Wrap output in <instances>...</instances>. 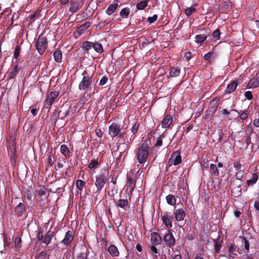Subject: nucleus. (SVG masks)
Here are the masks:
<instances>
[{"instance_id": "nucleus-59", "label": "nucleus", "mask_w": 259, "mask_h": 259, "mask_svg": "<svg viewBox=\"0 0 259 259\" xmlns=\"http://www.w3.org/2000/svg\"><path fill=\"white\" fill-rule=\"evenodd\" d=\"M242 241L244 243V248L246 250H248L249 249V243L248 240L245 237L242 238Z\"/></svg>"}, {"instance_id": "nucleus-18", "label": "nucleus", "mask_w": 259, "mask_h": 259, "mask_svg": "<svg viewBox=\"0 0 259 259\" xmlns=\"http://www.w3.org/2000/svg\"><path fill=\"white\" fill-rule=\"evenodd\" d=\"M175 215V219L178 221H181L184 220L186 213L183 208L177 209L174 212Z\"/></svg>"}, {"instance_id": "nucleus-49", "label": "nucleus", "mask_w": 259, "mask_h": 259, "mask_svg": "<svg viewBox=\"0 0 259 259\" xmlns=\"http://www.w3.org/2000/svg\"><path fill=\"white\" fill-rule=\"evenodd\" d=\"M196 11L195 8L193 7H189L185 10V14L187 16H190Z\"/></svg>"}, {"instance_id": "nucleus-11", "label": "nucleus", "mask_w": 259, "mask_h": 259, "mask_svg": "<svg viewBox=\"0 0 259 259\" xmlns=\"http://www.w3.org/2000/svg\"><path fill=\"white\" fill-rule=\"evenodd\" d=\"M117 208H121L124 211H126L130 207V204L127 199H119L118 200H114Z\"/></svg>"}, {"instance_id": "nucleus-36", "label": "nucleus", "mask_w": 259, "mask_h": 259, "mask_svg": "<svg viewBox=\"0 0 259 259\" xmlns=\"http://www.w3.org/2000/svg\"><path fill=\"white\" fill-rule=\"evenodd\" d=\"M60 151L65 157H69L70 156V150L69 148L66 145L64 144L61 146Z\"/></svg>"}, {"instance_id": "nucleus-45", "label": "nucleus", "mask_w": 259, "mask_h": 259, "mask_svg": "<svg viewBox=\"0 0 259 259\" xmlns=\"http://www.w3.org/2000/svg\"><path fill=\"white\" fill-rule=\"evenodd\" d=\"M215 56L214 54L212 52H209L206 54H205L203 57L204 59L208 61L209 63L211 62L210 59L211 58H215Z\"/></svg>"}, {"instance_id": "nucleus-55", "label": "nucleus", "mask_w": 259, "mask_h": 259, "mask_svg": "<svg viewBox=\"0 0 259 259\" xmlns=\"http://www.w3.org/2000/svg\"><path fill=\"white\" fill-rule=\"evenodd\" d=\"M36 238L38 241H42L44 239V233L42 230L40 229L36 234Z\"/></svg>"}, {"instance_id": "nucleus-22", "label": "nucleus", "mask_w": 259, "mask_h": 259, "mask_svg": "<svg viewBox=\"0 0 259 259\" xmlns=\"http://www.w3.org/2000/svg\"><path fill=\"white\" fill-rule=\"evenodd\" d=\"M169 70V77H177L180 75L181 72V68L178 66L170 67Z\"/></svg>"}, {"instance_id": "nucleus-38", "label": "nucleus", "mask_w": 259, "mask_h": 259, "mask_svg": "<svg viewBox=\"0 0 259 259\" xmlns=\"http://www.w3.org/2000/svg\"><path fill=\"white\" fill-rule=\"evenodd\" d=\"M93 47V42L87 41L82 44L81 48L84 51L88 52Z\"/></svg>"}, {"instance_id": "nucleus-53", "label": "nucleus", "mask_w": 259, "mask_h": 259, "mask_svg": "<svg viewBox=\"0 0 259 259\" xmlns=\"http://www.w3.org/2000/svg\"><path fill=\"white\" fill-rule=\"evenodd\" d=\"M214 250L216 253H219L220 251V250L222 247V245L221 243L219 242L218 241L215 240V244H214Z\"/></svg>"}, {"instance_id": "nucleus-3", "label": "nucleus", "mask_w": 259, "mask_h": 259, "mask_svg": "<svg viewBox=\"0 0 259 259\" xmlns=\"http://www.w3.org/2000/svg\"><path fill=\"white\" fill-rule=\"evenodd\" d=\"M48 47V41L46 37L40 35L36 42L35 48L40 55H42Z\"/></svg>"}, {"instance_id": "nucleus-46", "label": "nucleus", "mask_w": 259, "mask_h": 259, "mask_svg": "<svg viewBox=\"0 0 259 259\" xmlns=\"http://www.w3.org/2000/svg\"><path fill=\"white\" fill-rule=\"evenodd\" d=\"M21 50L20 46L19 45H17L14 52V58L17 60L19 58Z\"/></svg>"}, {"instance_id": "nucleus-50", "label": "nucleus", "mask_w": 259, "mask_h": 259, "mask_svg": "<svg viewBox=\"0 0 259 259\" xmlns=\"http://www.w3.org/2000/svg\"><path fill=\"white\" fill-rule=\"evenodd\" d=\"M32 197V194L30 190L25 192L24 195V198L28 201H31Z\"/></svg>"}, {"instance_id": "nucleus-48", "label": "nucleus", "mask_w": 259, "mask_h": 259, "mask_svg": "<svg viewBox=\"0 0 259 259\" xmlns=\"http://www.w3.org/2000/svg\"><path fill=\"white\" fill-rule=\"evenodd\" d=\"M85 185V182L81 180H78L76 182V188L82 190Z\"/></svg>"}, {"instance_id": "nucleus-12", "label": "nucleus", "mask_w": 259, "mask_h": 259, "mask_svg": "<svg viewBox=\"0 0 259 259\" xmlns=\"http://www.w3.org/2000/svg\"><path fill=\"white\" fill-rule=\"evenodd\" d=\"M168 162L169 163L171 162V164H173L174 165L180 164L182 162V157L180 151L178 150L174 152L172 154Z\"/></svg>"}, {"instance_id": "nucleus-61", "label": "nucleus", "mask_w": 259, "mask_h": 259, "mask_svg": "<svg viewBox=\"0 0 259 259\" xmlns=\"http://www.w3.org/2000/svg\"><path fill=\"white\" fill-rule=\"evenodd\" d=\"M96 135L99 138H101L103 135V132L101 131L100 128H97L95 130Z\"/></svg>"}, {"instance_id": "nucleus-26", "label": "nucleus", "mask_w": 259, "mask_h": 259, "mask_svg": "<svg viewBox=\"0 0 259 259\" xmlns=\"http://www.w3.org/2000/svg\"><path fill=\"white\" fill-rule=\"evenodd\" d=\"M118 7L119 5L118 3L109 5V6L106 10V14L108 15H111L115 11V10Z\"/></svg>"}, {"instance_id": "nucleus-33", "label": "nucleus", "mask_w": 259, "mask_h": 259, "mask_svg": "<svg viewBox=\"0 0 259 259\" xmlns=\"http://www.w3.org/2000/svg\"><path fill=\"white\" fill-rule=\"evenodd\" d=\"M54 57L55 61L57 63H60L62 61V52L59 50H57L55 51L54 53Z\"/></svg>"}, {"instance_id": "nucleus-30", "label": "nucleus", "mask_w": 259, "mask_h": 259, "mask_svg": "<svg viewBox=\"0 0 259 259\" xmlns=\"http://www.w3.org/2000/svg\"><path fill=\"white\" fill-rule=\"evenodd\" d=\"M207 38V36L205 34H197L195 37V42L201 44L205 41Z\"/></svg>"}, {"instance_id": "nucleus-56", "label": "nucleus", "mask_w": 259, "mask_h": 259, "mask_svg": "<svg viewBox=\"0 0 259 259\" xmlns=\"http://www.w3.org/2000/svg\"><path fill=\"white\" fill-rule=\"evenodd\" d=\"M157 17H158L157 15L156 14H154L152 17H149L147 18V21L150 23H153L157 20Z\"/></svg>"}, {"instance_id": "nucleus-7", "label": "nucleus", "mask_w": 259, "mask_h": 259, "mask_svg": "<svg viewBox=\"0 0 259 259\" xmlns=\"http://www.w3.org/2000/svg\"><path fill=\"white\" fill-rule=\"evenodd\" d=\"M121 129L122 126L121 125L116 122H113L109 126V135L112 138H113L118 135Z\"/></svg>"}, {"instance_id": "nucleus-15", "label": "nucleus", "mask_w": 259, "mask_h": 259, "mask_svg": "<svg viewBox=\"0 0 259 259\" xmlns=\"http://www.w3.org/2000/svg\"><path fill=\"white\" fill-rule=\"evenodd\" d=\"M130 148V146L128 145L126 143H123L119 145L118 147V149L120 150L119 153L121 154V156H123V159L126 157L128 150Z\"/></svg>"}, {"instance_id": "nucleus-35", "label": "nucleus", "mask_w": 259, "mask_h": 259, "mask_svg": "<svg viewBox=\"0 0 259 259\" xmlns=\"http://www.w3.org/2000/svg\"><path fill=\"white\" fill-rule=\"evenodd\" d=\"M258 179V176L256 173H254L252 175V178L251 179L247 181L246 183L248 186H252L255 184Z\"/></svg>"}, {"instance_id": "nucleus-1", "label": "nucleus", "mask_w": 259, "mask_h": 259, "mask_svg": "<svg viewBox=\"0 0 259 259\" xmlns=\"http://www.w3.org/2000/svg\"><path fill=\"white\" fill-rule=\"evenodd\" d=\"M149 142L145 140L143 144L137 149L136 157L140 164L145 162L149 153Z\"/></svg>"}, {"instance_id": "nucleus-34", "label": "nucleus", "mask_w": 259, "mask_h": 259, "mask_svg": "<svg viewBox=\"0 0 259 259\" xmlns=\"http://www.w3.org/2000/svg\"><path fill=\"white\" fill-rule=\"evenodd\" d=\"M10 155V159L12 163H15L17 159L16 148H13L10 151H8Z\"/></svg>"}, {"instance_id": "nucleus-23", "label": "nucleus", "mask_w": 259, "mask_h": 259, "mask_svg": "<svg viewBox=\"0 0 259 259\" xmlns=\"http://www.w3.org/2000/svg\"><path fill=\"white\" fill-rule=\"evenodd\" d=\"M238 85V82L237 80H234L232 81L230 83H229L227 89L225 90V93L226 94H231L236 89L237 85Z\"/></svg>"}, {"instance_id": "nucleus-2", "label": "nucleus", "mask_w": 259, "mask_h": 259, "mask_svg": "<svg viewBox=\"0 0 259 259\" xmlns=\"http://www.w3.org/2000/svg\"><path fill=\"white\" fill-rule=\"evenodd\" d=\"M81 75L83 77L79 83L78 89L80 91H84L86 90H90L92 88V76L89 75L87 70L83 71Z\"/></svg>"}, {"instance_id": "nucleus-60", "label": "nucleus", "mask_w": 259, "mask_h": 259, "mask_svg": "<svg viewBox=\"0 0 259 259\" xmlns=\"http://www.w3.org/2000/svg\"><path fill=\"white\" fill-rule=\"evenodd\" d=\"M245 132L247 135H248V136H250V135L253 132V129H252L251 126H250L249 125H247L246 127Z\"/></svg>"}, {"instance_id": "nucleus-16", "label": "nucleus", "mask_w": 259, "mask_h": 259, "mask_svg": "<svg viewBox=\"0 0 259 259\" xmlns=\"http://www.w3.org/2000/svg\"><path fill=\"white\" fill-rule=\"evenodd\" d=\"M36 192L38 194L39 196L45 199L48 198L49 194L47 192V188L45 186H39L36 189Z\"/></svg>"}, {"instance_id": "nucleus-39", "label": "nucleus", "mask_w": 259, "mask_h": 259, "mask_svg": "<svg viewBox=\"0 0 259 259\" xmlns=\"http://www.w3.org/2000/svg\"><path fill=\"white\" fill-rule=\"evenodd\" d=\"M210 173L212 175L218 177L219 176V170L216 165L211 164L210 165Z\"/></svg>"}, {"instance_id": "nucleus-52", "label": "nucleus", "mask_w": 259, "mask_h": 259, "mask_svg": "<svg viewBox=\"0 0 259 259\" xmlns=\"http://www.w3.org/2000/svg\"><path fill=\"white\" fill-rule=\"evenodd\" d=\"M140 124L137 122H136L132 126L131 128L132 132L134 135H135L137 133L138 129L139 128Z\"/></svg>"}, {"instance_id": "nucleus-58", "label": "nucleus", "mask_w": 259, "mask_h": 259, "mask_svg": "<svg viewBox=\"0 0 259 259\" xmlns=\"http://www.w3.org/2000/svg\"><path fill=\"white\" fill-rule=\"evenodd\" d=\"M244 96L248 100H251L253 99L252 94L251 91H248L245 92L244 93Z\"/></svg>"}, {"instance_id": "nucleus-17", "label": "nucleus", "mask_w": 259, "mask_h": 259, "mask_svg": "<svg viewBox=\"0 0 259 259\" xmlns=\"http://www.w3.org/2000/svg\"><path fill=\"white\" fill-rule=\"evenodd\" d=\"M173 121V118L172 116L167 114L164 116L162 122L161 126L162 128H167L169 127Z\"/></svg>"}, {"instance_id": "nucleus-40", "label": "nucleus", "mask_w": 259, "mask_h": 259, "mask_svg": "<svg viewBox=\"0 0 259 259\" xmlns=\"http://www.w3.org/2000/svg\"><path fill=\"white\" fill-rule=\"evenodd\" d=\"M130 13V10L128 8H124L120 12V16L122 18H126Z\"/></svg>"}, {"instance_id": "nucleus-6", "label": "nucleus", "mask_w": 259, "mask_h": 259, "mask_svg": "<svg viewBox=\"0 0 259 259\" xmlns=\"http://www.w3.org/2000/svg\"><path fill=\"white\" fill-rule=\"evenodd\" d=\"M136 180L134 178V173L131 172L127 175V188L126 191H129L131 195H132L133 192L135 188Z\"/></svg>"}, {"instance_id": "nucleus-62", "label": "nucleus", "mask_w": 259, "mask_h": 259, "mask_svg": "<svg viewBox=\"0 0 259 259\" xmlns=\"http://www.w3.org/2000/svg\"><path fill=\"white\" fill-rule=\"evenodd\" d=\"M223 9L224 10H229L230 8V5L229 2H223Z\"/></svg>"}, {"instance_id": "nucleus-42", "label": "nucleus", "mask_w": 259, "mask_h": 259, "mask_svg": "<svg viewBox=\"0 0 259 259\" xmlns=\"http://www.w3.org/2000/svg\"><path fill=\"white\" fill-rule=\"evenodd\" d=\"M249 114H250L249 110L248 109H246V110H243L241 112V113L239 115V117L242 120H246L248 118Z\"/></svg>"}, {"instance_id": "nucleus-20", "label": "nucleus", "mask_w": 259, "mask_h": 259, "mask_svg": "<svg viewBox=\"0 0 259 259\" xmlns=\"http://www.w3.org/2000/svg\"><path fill=\"white\" fill-rule=\"evenodd\" d=\"M26 211V207L22 203H19L15 208V212L19 217H22Z\"/></svg>"}, {"instance_id": "nucleus-24", "label": "nucleus", "mask_w": 259, "mask_h": 259, "mask_svg": "<svg viewBox=\"0 0 259 259\" xmlns=\"http://www.w3.org/2000/svg\"><path fill=\"white\" fill-rule=\"evenodd\" d=\"M85 91L79 100V103L82 105L84 104L91 97V93L89 92V90H86Z\"/></svg>"}, {"instance_id": "nucleus-14", "label": "nucleus", "mask_w": 259, "mask_h": 259, "mask_svg": "<svg viewBox=\"0 0 259 259\" xmlns=\"http://www.w3.org/2000/svg\"><path fill=\"white\" fill-rule=\"evenodd\" d=\"M73 238H74L73 232L71 230H68L66 233L65 237L61 241V243L66 246H68L71 243V242L73 240Z\"/></svg>"}, {"instance_id": "nucleus-13", "label": "nucleus", "mask_w": 259, "mask_h": 259, "mask_svg": "<svg viewBox=\"0 0 259 259\" xmlns=\"http://www.w3.org/2000/svg\"><path fill=\"white\" fill-rule=\"evenodd\" d=\"M163 240L166 245L169 247H171L175 244V238L170 230L168 231L167 233L164 235Z\"/></svg>"}, {"instance_id": "nucleus-31", "label": "nucleus", "mask_w": 259, "mask_h": 259, "mask_svg": "<svg viewBox=\"0 0 259 259\" xmlns=\"http://www.w3.org/2000/svg\"><path fill=\"white\" fill-rule=\"evenodd\" d=\"M166 202L170 205L175 206L176 204V199L174 195L169 194L166 196Z\"/></svg>"}, {"instance_id": "nucleus-10", "label": "nucleus", "mask_w": 259, "mask_h": 259, "mask_svg": "<svg viewBox=\"0 0 259 259\" xmlns=\"http://www.w3.org/2000/svg\"><path fill=\"white\" fill-rule=\"evenodd\" d=\"M90 22H86L84 24L81 25L73 32L74 37L75 38L79 37L80 35L87 30V29L90 26Z\"/></svg>"}, {"instance_id": "nucleus-63", "label": "nucleus", "mask_w": 259, "mask_h": 259, "mask_svg": "<svg viewBox=\"0 0 259 259\" xmlns=\"http://www.w3.org/2000/svg\"><path fill=\"white\" fill-rule=\"evenodd\" d=\"M233 166L235 168L236 170H238L241 168V164L239 162H235L233 163Z\"/></svg>"}, {"instance_id": "nucleus-51", "label": "nucleus", "mask_w": 259, "mask_h": 259, "mask_svg": "<svg viewBox=\"0 0 259 259\" xmlns=\"http://www.w3.org/2000/svg\"><path fill=\"white\" fill-rule=\"evenodd\" d=\"M221 32L219 28L215 30L212 33V36L214 38L218 40L220 38Z\"/></svg>"}, {"instance_id": "nucleus-8", "label": "nucleus", "mask_w": 259, "mask_h": 259, "mask_svg": "<svg viewBox=\"0 0 259 259\" xmlns=\"http://www.w3.org/2000/svg\"><path fill=\"white\" fill-rule=\"evenodd\" d=\"M161 218L163 223L168 228H171L172 226V222L173 220V215L168 212L161 213Z\"/></svg>"}, {"instance_id": "nucleus-54", "label": "nucleus", "mask_w": 259, "mask_h": 259, "mask_svg": "<svg viewBox=\"0 0 259 259\" xmlns=\"http://www.w3.org/2000/svg\"><path fill=\"white\" fill-rule=\"evenodd\" d=\"M108 80V76H107L106 75L102 76V77L99 81V85L101 86H103V85H105L107 83Z\"/></svg>"}, {"instance_id": "nucleus-64", "label": "nucleus", "mask_w": 259, "mask_h": 259, "mask_svg": "<svg viewBox=\"0 0 259 259\" xmlns=\"http://www.w3.org/2000/svg\"><path fill=\"white\" fill-rule=\"evenodd\" d=\"M162 140L160 138H159L157 139L155 146L156 147H160L162 145Z\"/></svg>"}, {"instance_id": "nucleus-29", "label": "nucleus", "mask_w": 259, "mask_h": 259, "mask_svg": "<svg viewBox=\"0 0 259 259\" xmlns=\"http://www.w3.org/2000/svg\"><path fill=\"white\" fill-rule=\"evenodd\" d=\"M19 69H20V67L19 66L18 64L17 63V64H15L14 65L12 70L10 72L9 78L10 79L14 78L17 75V72L19 71Z\"/></svg>"}, {"instance_id": "nucleus-5", "label": "nucleus", "mask_w": 259, "mask_h": 259, "mask_svg": "<svg viewBox=\"0 0 259 259\" xmlns=\"http://www.w3.org/2000/svg\"><path fill=\"white\" fill-rule=\"evenodd\" d=\"M59 92L53 91L48 93L45 101V107L49 111L53 105L55 100L58 97Z\"/></svg>"}, {"instance_id": "nucleus-21", "label": "nucleus", "mask_w": 259, "mask_h": 259, "mask_svg": "<svg viewBox=\"0 0 259 259\" xmlns=\"http://www.w3.org/2000/svg\"><path fill=\"white\" fill-rule=\"evenodd\" d=\"M55 234L54 232L51 231L50 230L45 234L44 239L42 240L43 243L46 245H49L51 242L52 238L54 237Z\"/></svg>"}, {"instance_id": "nucleus-41", "label": "nucleus", "mask_w": 259, "mask_h": 259, "mask_svg": "<svg viewBox=\"0 0 259 259\" xmlns=\"http://www.w3.org/2000/svg\"><path fill=\"white\" fill-rule=\"evenodd\" d=\"M148 6V1H143L137 4L136 8L139 10H144Z\"/></svg>"}, {"instance_id": "nucleus-44", "label": "nucleus", "mask_w": 259, "mask_h": 259, "mask_svg": "<svg viewBox=\"0 0 259 259\" xmlns=\"http://www.w3.org/2000/svg\"><path fill=\"white\" fill-rule=\"evenodd\" d=\"M22 239L21 237L18 235L15 237L14 239L15 246L17 248H20L21 247Z\"/></svg>"}, {"instance_id": "nucleus-19", "label": "nucleus", "mask_w": 259, "mask_h": 259, "mask_svg": "<svg viewBox=\"0 0 259 259\" xmlns=\"http://www.w3.org/2000/svg\"><path fill=\"white\" fill-rule=\"evenodd\" d=\"M151 242L154 245L160 244L161 238L158 233L156 232H152L151 234Z\"/></svg>"}, {"instance_id": "nucleus-37", "label": "nucleus", "mask_w": 259, "mask_h": 259, "mask_svg": "<svg viewBox=\"0 0 259 259\" xmlns=\"http://www.w3.org/2000/svg\"><path fill=\"white\" fill-rule=\"evenodd\" d=\"M93 48L97 53L99 54L102 53L104 51L102 45L98 42L93 43Z\"/></svg>"}, {"instance_id": "nucleus-43", "label": "nucleus", "mask_w": 259, "mask_h": 259, "mask_svg": "<svg viewBox=\"0 0 259 259\" xmlns=\"http://www.w3.org/2000/svg\"><path fill=\"white\" fill-rule=\"evenodd\" d=\"M250 83L254 88L259 85V73H257L256 76L251 80Z\"/></svg>"}, {"instance_id": "nucleus-27", "label": "nucleus", "mask_w": 259, "mask_h": 259, "mask_svg": "<svg viewBox=\"0 0 259 259\" xmlns=\"http://www.w3.org/2000/svg\"><path fill=\"white\" fill-rule=\"evenodd\" d=\"M108 252L112 256H117L119 255V251L117 247L115 245H111L108 249Z\"/></svg>"}, {"instance_id": "nucleus-9", "label": "nucleus", "mask_w": 259, "mask_h": 259, "mask_svg": "<svg viewBox=\"0 0 259 259\" xmlns=\"http://www.w3.org/2000/svg\"><path fill=\"white\" fill-rule=\"evenodd\" d=\"M83 5L82 0H71L69 11L72 13H75L79 10Z\"/></svg>"}, {"instance_id": "nucleus-28", "label": "nucleus", "mask_w": 259, "mask_h": 259, "mask_svg": "<svg viewBox=\"0 0 259 259\" xmlns=\"http://www.w3.org/2000/svg\"><path fill=\"white\" fill-rule=\"evenodd\" d=\"M219 106V99L217 98H215L213 99L209 104V111L211 112H214L217 110Z\"/></svg>"}, {"instance_id": "nucleus-47", "label": "nucleus", "mask_w": 259, "mask_h": 259, "mask_svg": "<svg viewBox=\"0 0 259 259\" xmlns=\"http://www.w3.org/2000/svg\"><path fill=\"white\" fill-rule=\"evenodd\" d=\"M99 164V162L98 159H94L91 160V162L88 165V167L90 169H93L94 168H96L97 166H98Z\"/></svg>"}, {"instance_id": "nucleus-32", "label": "nucleus", "mask_w": 259, "mask_h": 259, "mask_svg": "<svg viewBox=\"0 0 259 259\" xmlns=\"http://www.w3.org/2000/svg\"><path fill=\"white\" fill-rule=\"evenodd\" d=\"M40 12L41 11L40 10H36L33 14H31L27 18V20H28V19H30L31 21L30 23H32L34 22L37 18L40 17Z\"/></svg>"}, {"instance_id": "nucleus-57", "label": "nucleus", "mask_w": 259, "mask_h": 259, "mask_svg": "<svg viewBox=\"0 0 259 259\" xmlns=\"http://www.w3.org/2000/svg\"><path fill=\"white\" fill-rule=\"evenodd\" d=\"M47 255L46 251H42L39 253L38 259H46Z\"/></svg>"}, {"instance_id": "nucleus-4", "label": "nucleus", "mask_w": 259, "mask_h": 259, "mask_svg": "<svg viewBox=\"0 0 259 259\" xmlns=\"http://www.w3.org/2000/svg\"><path fill=\"white\" fill-rule=\"evenodd\" d=\"M95 179V185L97 188L96 192L100 193L105 184L107 182L108 178L104 174H102L96 176Z\"/></svg>"}, {"instance_id": "nucleus-25", "label": "nucleus", "mask_w": 259, "mask_h": 259, "mask_svg": "<svg viewBox=\"0 0 259 259\" xmlns=\"http://www.w3.org/2000/svg\"><path fill=\"white\" fill-rule=\"evenodd\" d=\"M77 259H88V250L85 246H82L81 251L77 254Z\"/></svg>"}]
</instances>
